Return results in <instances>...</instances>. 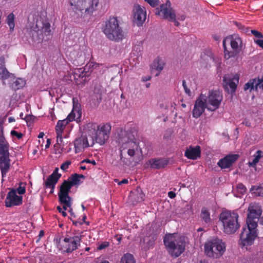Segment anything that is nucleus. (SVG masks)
Wrapping results in <instances>:
<instances>
[{"mask_svg":"<svg viewBox=\"0 0 263 263\" xmlns=\"http://www.w3.org/2000/svg\"><path fill=\"white\" fill-rule=\"evenodd\" d=\"M144 1L153 7L157 6L159 3V0H144Z\"/></svg>","mask_w":263,"mask_h":263,"instance_id":"obj_42","label":"nucleus"},{"mask_svg":"<svg viewBox=\"0 0 263 263\" xmlns=\"http://www.w3.org/2000/svg\"><path fill=\"white\" fill-rule=\"evenodd\" d=\"M81 116V105L77 100L73 99L72 109L65 119L58 121L55 126L56 134H62L66 125L71 121L75 120L78 123L80 122Z\"/></svg>","mask_w":263,"mask_h":263,"instance_id":"obj_8","label":"nucleus"},{"mask_svg":"<svg viewBox=\"0 0 263 263\" xmlns=\"http://www.w3.org/2000/svg\"><path fill=\"white\" fill-rule=\"evenodd\" d=\"M128 181L127 179H124L122 180H121V181H119L118 182V184L121 185L122 184H127V183H128Z\"/></svg>","mask_w":263,"mask_h":263,"instance_id":"obj_52","label":"nucleus"},{"mask_svg":"<svg viewBox=\"0 0 263 263\" xmlns=\"http://www.w3.org/2000/svg\"><path fill=\"white\" fill-rule=\"evenodd\" d=\"M72 186L68 181H64L61 186L59 198L61 203L63 204L64 210L70 208L71 205V199L69 196L68 194Z\"/></svg>","mask_w":263,"mask_h":263,"instance_id":"obj_14","label":"nucleus"},{"mask_svg":"<svg viewBox=\"0 0 263 263\" xmlns=\"http://www.w3.org/2000/svg\"><path fill=\"white\" fill-rule=\"evenodd\" d=\"M262 210L258 203H251L248 207L247 217V224L250 227H257L258 219L260 217Z\"/></svg>","mask_w":263,"mask_h":263,"instance_id":"obj_12","label":"nucleus"},{"mask_svg":"<svg viewBox=\"0 0 263 263\" xmlns=\"http://www.w3.org/2000/svg\"><path fill=\"white\" fill-rule=\"evenodd\" d=\"M205 95L201 93L195 101L193 109V117L198 118L203 114L206 105L205 104Z\"/></svg>","mask_w":263,"mask_h":263,"instance_id":"obj_17","label":"nucleus"},{"mask_svg":"<svg viewBox=\"0 0 263 263\" xmlns=\"http://www.w3.org/2000/svg\"><path fill=\"white\" fill-rule=\"evenodd\" d=\"M22 185V183H20L19 187L16 190H15L16 191V194L18 193V194H20V195L24 194L25 193V185Z\"/></svg>","mask_w":263,"mask_h":263,"instance_id":"obj_39","label":"nucleus"},{"mask_svg":"<svg viewBox=\"0 0 263 263\" xmlns=\"http://www.w3.org/2000/svg\"><path fill=\"white\" fill-rule=\"evenodd\" d=\"M75 153H79L83 152L85 148L92 146L93 144L92 142L91 144L89 143L88 138L86 136L82 135L77 138L73 142Z\"/></svg>","mask_w":263,"mask_h":263,"instance_id":"obj_22","label":"nucleus"},{"mask_svg":"<svg viewBox=\"0 0 263 263\" xmlns=\"http://www.w3.org/2000/svg\"><path fill=\"white\" fill-rule=\"evenodd\" d=\"M163 242L167 250L172 256L177 257L184 251V238L177 234H166Z\"/></svg>","mask_w":263,"mask_h":263,"instance_id":"obj_3","label":"nucleus"},{"mask_svg":"<svg viewBox=\"0 0 263 263\" xmlns=\"http://www.w3.org/2000/svg\"><path fill=\"white\" fill-rule=\"evenodd\" d=\"M43 234V231H41V232H40V235H41V234Z\"/></svg>","mask_w":263,"mask_h":263,"instance_id":"obj_64","label":"nucleus"},{"mask_svg":"<svg viewBox=\"0 0 263 263\" xmlns=\"http://www.w3.org/2000/svg\"><path fill=\"white\" fill-rule=\"evenodd\" d=\"M121 263H135L134 256L130 254H125L121 258Z\"/></svg>","mask_w":263,"mask_h":263,"instance_id":"obj_38","label":"nucleus"},{"mask_svg":"<svg viewBox=\"0 0 263 263\" xmlns=\"http://www.w3.org/2000/svg\"><path fill=\"white\" fill-rule=\"evenodd\" d=\"M182 86L183 87L184 90L186 94L189 96L191 95V91L189 88H187V85L186 84V82L185 80L182 81Z\"/></svg>","mask_w":263,"mask_h":263,"instance_id":"obj_45","label":"nucleus"},{"mask_svg":"<svg viewBox=\"0 0 263 263\" xmlns=\"http://www.w3.org/2000/svg\"><path fill=\"white\" fill-rule=\"evenodd\" d=\"M7 23L10 28V31H13L15 27L14 15L13 13H10L7 17Z\"/></svg>","mask_w":263,"mask_h":263,"instance_id":"obj_37","label":"nucleus"},{"mask_svg":"<svg viewBox=\"0 0 263 263\" xmlns=\"http://www.w3.org/2000/svg\"><path fill=\"white\" fill-rule=\"evenodd\" d=\"M9 76L10 73L6 67L5 58L0 57V79L4 80Z\"/></svg>","mask_w":263,"mask_h":263,"instance_id":"obj_31","label":"nucleus"},{"mask_svg":"<svg viewBox=\"0 0 263 263\" xmlns=\"http://www.w3.org/2000/svg\"><path fill=\"white\" fill-rule=\"evenodd\" d=\"M134 15V22L137 26L142 25L146 20V12L144 7L136 5L133 10Z\"/></svg>","mask_w":263,"mask_h":263,"instance_id":"obj_18","label":"nucleus"},{"mask_svg":"<svg viewBox=\"0 0 263 263\" xmlns=\"http://www.w3.org/2000/svg\"><path fill=\"white\" fill-rule=\"evenodd\" d=\"M200 217L206 223H209L211 221L210 217V210L207 208L203 207L201 209Z\"/></svg>","mask_w":263,"mask_h":263,"instance_id":"obj_34","label":"nucleus"},{"mask_svg":"<svg viewBox=\"0 0 263 263\" xmlns=\"http://www.w3.org/2000/svg\"><path fill=\"white\" fill-rule=\"evenodd\" d=\"M80 168L81 170H86V166H82V165H81V166H80Z\"/></svg>","mask_w":263,"mask_h":263,"instance_id":"obj_58","label":"nucleus"},{"mask_svg":"<svg viewBox=\"0 0 263 263\" xmlns=\"http://www.w3.org/2000/svg\"><path fill=\"white\" fill-rule=\"evenodd\" d=\"M224 86L231 92H234L238 83L239 77L237 75L227 74L223 78Z\"/></svg>","mask_w":263,"mask_h":263,"instance_id":"obj_23","label":"nucleus"},{"mask_svg":"<svg viewBox=\"0 0 263 263\" xmlns=\"http://www.w3.org/2000/svg\"><path fill=\"white\" fill-rule=\"evenodd\" d=\"M10 161L8 143L4 137L3 128L0 126V168L3 178L9 170Z\"/></svg>","mask_w":263,"mask_h":263,"instance_id":"obj_9","label":"nucleus"},{"mask_svg":"<svg viewBox=\"0 0 263 263\" xmlns=\"http://www.w3.org/2000/svg\"><path fill=\"white\" fill-rule=\"evenodd\" d=\"M262 152L260 150H258L256 154L254 155V158L252 161L249 162V165L250 166L254 167L256 166L257 163L258 162L259 159L262 156Z\"/></svg>","mask_w":263,"mask_h":263,"instance_id":"obj_35","label":"nucleus"},{"mask_svg":"<svg viewBox=\"0 0 263 263\" xmlns=\"http://www.w3.org/2000/svg\"><path fill=\"white\" fill-rule=\"evenodd\" d=\"M82 207L83 210H84L85 209V208L83 204H82Z\"/></svg>","mask_w":263,"mask_h":263,"instance_id":"obj_62","label":"nucleus"},{"mask_svg":"<svg viewBox=\"0 0 263 263\" xmlns=\"http://www.w3.org/2000/svg\"><path fill=\"white\" fill-rule=\"evenodd\" d=\"M61 175L58 173V168L48 177L46 182L47 187H52L56 184Z\"/></svg>","mask_w":263,"mask_h":263,"instance_id":"obj_30","label":"nucleus"},{"mask_svg":"<svg viewBox=\"0 0 263 263\" xmlns=\"http://www.w3.org/2000/svg\"><path fill=\"white\" fill-rule=\"evenodd\" d=\"M89 250H90V248H89V247H87L85 248V251H89Z\"/></svg>","mask_w":263,"mask_h":263,"instance_id":"obj_60","label":"nucleus"},{"mask_svg":"<svg viewBox=\"0 0 263 263\" xmlns=\"http://www.w3.org/2000/svg\"><path fill=\"white\" fill-rule=\"evenodd\" d=\"M254 42L260 47L263 49V40L257 39L254 40Z\"/></svg>","mask_w":263,"mask_h":263,"instance_id":"obj_46","label":"nucleus"},{"mask_svg":"<svg viewBox=\"0 0 263 263\" xmlns=\"http://www.w3.org/2000/svg\"><path fill=\"white\" fill-rule=\"evenodd\" d=\"M70 164L71 161H66L62 164V165H61V168L64 171H66Z\"/></svg>","mask_w":263,"mask_h":263,"instance_id":"obj_40","label":"nucleus"},{"mask_svg":"<svg viewBox=\"0 0 263 263\" xmlns=\"http://www.w3.org/2000/svg\"><path fill=\"white\" fill-rule=\"evenodd\" d=\"M102 31L107 38L111 41L118 42L125 36V32L120 26L119 21L115 17L109 18L103 27Z\"/></svg>","mask_w":263,"mask_h":263,"instance_id":"obj_5","label":"nucleus"},{"mask_svg":"<svg viewBox=\"0 0 263 263\" xmlns=\"http://www.w3.org/2000/svg\"><path fill=\"white\" fill-rule=\"evenodd\" d=\"M201 153V150L199 146H190L186 148L184 156L189 159L195 160L200 157Z\"/></svg>","mask_w":263,"mask_h":263,"instance_id":"obj_24","label":"nucleus"},{"mask_svg":"<svg viewBox=\"0 0 263 263\" xmlns=\"http://www.w3.org/2000/svg\"><path fill=\"white\" fill-rule=\"evenodd\" d=\"M91 163L93 165H96V163L95 160H90L89 159H84L82 162L81 163Z\"/></svg>","mask_w":263,"mask_h":263,"instance_id":"obj_49","label":"nucleus"},{"mask_svg":"<svg viewBox=\"0 0 263 263\" xmlns=\"http://www.w3.org/2000/svg\"><path fill=\"white\" fill-rule=\"evenodd\" d=\"M81 236H75L69 238H65L62 245L67 252H71L77 249L80 246Z\"/></svg>","mask_w":263,"mask_h":263,"instance_id":"obj_19","label":"nucleus"},{"mask_svg":"<svg viewBox=\"0 0 263 263\" xmlns=\"http://www.w3.org/2000/svg\"><path fill=\"white\" fill-rule=\"evenodd\" d=\"M259 194L263 196V187H261L260 189H259Z\"/></svg>","mask_w":263,"mask_h":263,"instance_id":"obj_57","label":"nucleus"},{"mask_svg":"<svg viewBox=\"0 0 263 263\" xmlns=\"http://www.w3.org/2000/svg\"><path fill=\"white\" fill-rule=\"evenodd\" d=\"M205 97L206 109L210 111H214L219 108L223 100L222 95L218 90L209 91Z\"/></svg>","mask_w":263,"mask_h":263,"instance_id":"obj_11","label":"nucleus"},{"mask_svg":"<svg viewBox=\"0 0 263 263\" xmlns=\"http://www.w3.org/2000/svg\"><path fill=\"white\" fill-rule=\"evenodd\" d=\"M165 63L164 61L158 57L153 62L151 65V68L153 70H155L160 72L163 69Z\"/></svg>","mask_w":263,"mask_h":263,"instance_id":"obj_32","label":"nucleus"},{"mask_svg":"<svg viewBox=\"0 0 263 263\" xmlns=\"http://www.w3.org/2000/svg\"><path fill=\"white\" fill-rule=\"evenodd\" d=\"M9 81V85L10 88L14 90H16L23 88L26 84L25 81L22 78H17L10 73V76L7 79Z\"/></svg>","mask_w":263,"mask_h":263,"instance_id":"obj_26","label":"nucleus"},{"mask_svg":"<svg viewBox=\"0 0 263 263\" xmlns=\"http://www.w3.org/2000/svg\"><path fill=\"white\" fill-rule=\"evenodd\" d=\"M151 84L149 83H148L146 84V88H149L150 87Z\"/></svg>","mask_w":263,"mask_h":263,"instance_id":"obj_59","label":"nucleus"},{"mask_svg":"<svg viewBox=\"0 0 263 263\" xmlns=\"http://www.w3.org/2000/svg\"><path fill=\"white\" fill-rule=\"evenodd\" d=\"M204 248L205 254L208 256L218 258L226 251V246L221 239L215 238L207 241L204 244Z\"/></svg>","mask_w":263,"mask_h":263,"instance_id":"obj_7","label":"nucleus"},{"mask_svg":"<svg viewBox=\"0 0 263 263\" xmlns=\"http://www.w3.org/2000/svg\"><path fill=\"white\" fill-rule=\"evenodd\" d=\"M245 89H250V90H258L260 89L263 90V75L261 76L260 78L258 77L257 79H254L250 80L245 84Z\"/></svg>","mask_w":263,"mask_h":263,"instance_id":"obj_25","label":"nucleus"},{"mask_svg":"<svg viewBox=\"0 0 263 263\" xmlns=\"http://www.w3.org/2000/svg\"><path fill=\"white\" fill-rule=\"evenodd\" d=\"M8 121L9 123H11L15 121V119L12 117H10L8 118Z\"/></svg>","mask_w":263,"mask_h":263,"instance_id":"obj_54","label":"nucleus"},{"mask_svg":"<svg viewBox=\"0 0 263 263\" xmlns=\"http://www.w3.org/2000/svg\"><path fill=\"white\" fill-rule=\"evenodd\" d=\"M238 214L235 211H223L219 215V221L222 226V230L227 234H234L239 228Z\"/></svg>","mask_w":263,"mask_h":263,"instance_id":"obj_4","label":"nucleus"},{"mask_svg":"<svg viewBox=\"0 0 263 263\" xmlns=\"http://www.w3.org/2000/svg\"><path fill=\"white\" fill-rule=\"evenodd\" d=\"M11 135L12 136H15L18 139H20L22 138L23 134L21 133H18L17 131L12 130L11 132Z\"/></svg>","mask_w":263,"mask_h":263,"instance_id":"obj_43","label":"nucleus"},{"mask_svg":"<svg viewBox=\"0 0 263 263\" xmlns=\"http://www.w3.org/2000/svg\"><path fill=\"white\" fill-rule=\"evenodd\" d=\"M57 143L59 144H61L62 142L63 139H62V134H57Z\"/></svg>","mask_w":263,"mask_h":263,"instance_id":"obj_47","label":"nucleus"},{"mask_svg":"<svg viewBox=\"0 0 263 263\" xmlns=\"http://www.w3.org/2000/svg\"><path fill=\"white\" fill-rule=\"evenodd\" d=\"M168 163L166 159H151L147 164L151 167L154 169H160L165 167Z\"/></svg>","mask_w":263,"mask_h":263,"instance_id":"obj_29","label":"nucleus"},{"mask_svg":"<svg viewBox=\"0 0 263 263\" xmlns=\"http://www.w3.org/2000/svg\"><path fill=\"white\" fill-rule=\"evenodd\" d=\"M51 144V140L50 139H47V141H46V144L45 145V148H48L50 146V145Z\"/></svg>","mask_w":263,"mask_h":263,"instance_id":"obj_53","label":"nucleus"},{"mask_svg":"<svg viewBox=\"0 0 263 263\" xmlns=\"http://www.w3.org/2000/svg\"><path fill=\"white\" fill-rule=\"evenodd\" d=\"M101 263H109L108 261H104L103 262H101Z\"/></svg>","mask_w":263,"mask_h":263,"instance_id":"obj_61","label":"nucleus"},{"mask_svg":"<svg viewBox=\"0 0 263 263\" xmlns=\"http://www.w3.org/2000/svg\"><path fill=\"white\" fill-rule=\"evenodd\" d=\"M246 192V188L242 183L238 184L234 191V195L237 197H241Z\"/></svg>","mask_w":263,"mask_h":263,"instance_id":"obj_36","label":"nucleus"},{"mask_svg":"<svg viewBox=\"0 0 263 263\" xmlns=\"http://www.w3.org/2000/svg\"><path fill=\"white\" fill-rule=\"evenodd\" d=\"M86 216L85 215H84V216H83V220H84L86 219Z\"/></svg>","mask_w":263,"mask_h":263,"instance_id":"obj_63","label":"nucleus"},{"mask_svg":"<svg viewBox=\"0 0 263 263\" xmlns=\"http://www.w3.org/2000/svg\"><path fill=\"white\" fill-rule=\"evenodd\" d=\"M156 14L170 21L174 22L176 26L179 25V23L176 21V15L171 7V2L168 1L156 9Z\"/></svg>","mask_w":263,"mask_h":263,"instance_id":"obj_13","label":"nucleus"},{"mask_svg":"<svg viewBox=\"0 0 263 263\" xmlns=\"http://www.w3.org/2000/svg\"><path fill=\"white\" fill-rule=\"evenodd\" d=\"M257 228L247 226L243 228L240 235L239 244L241 248H247L254 243L255 238L257 236Z\"/></svg>","mask_w":263,"mask_h":263,"instance_id":"obj_10","label":"nucleus"},{"mask_svg":"<svg viewBox=\"0 0 263 263\" xmlns=\"http://www.w3.org/2000/svg\"><path fill=\"white\" fill-rule=\"evenodd\" d=\"M151 79V77L150 76H147L142 77L141 78V80L143 82H146V81L150 80Z\"/></svg>","mask_w":263,"mask_h":263,"instance_id":"obj_51","label":"nucleus"},{"mask_svg":"<svg viewBox=\"0 0 263 263\" xmlns=\"http://www.w3.org/2000/svg\"><path fill=\"white\" fill-rule=\"evenodd\" d=\"M238 158V155H230L220 159L217 164L221 168H229Z\"/></svg>","mask_w":263,"mask_h":263,"instance_id":"obj_27","label":"nucleus"},{"mask_svg":"<svg viewBox=\"0 0 263 263\" xmlns=\"http://www.w3.org/2000/svg\"><path fill=\"white\" fill-rule=\"evenodd\" d=\"M111 126L108 123L101 124L98 126L96 136L97 142L101 144L104 143L108 138Z\"/></svg>","mask_w":263,"mask_h":263,"instance_id":"obj_16","label":"nucleus"},{"mask_svg":"<svg viewBox=\"0 0 263 263\" xmlns=\"http://www.w3.org/2000/svg\"><path fill=\"white\" fill-rule=\"evenodd\" d=\"M85 176L83 175L75 174L72 175L68 181L72 186L79 184L81 182V179H84Z\"/></svg>","mask_w":263,"mask_h":263,"instance_id":"obj_33","label":"nucleus"},{"mask_svg":"<svg viewBox=\"0 0 263 263\" xmlns=\"http://www.w3.org/2000/svg\"><path fill=\"white\" fill-rule=\"evenodd\" d=\"M44 136V133H43V132H41L39 134V136H38V138H43V137Z\"/></svg>","mask_w":263,"mask_h":263,"instance_id":"obj_55","label":"nucleus"},{"mask_svg":"<svg viewBox=\"0 0 263 263\" xmlns=\"http://www.w3.org/2000/svg\"><path fill=\"white\" fill-rule=\"evenodd\" d=\"M23 197L16 194L15 189H12L7 194L5 199L6 207L20 205L22 203Z\"/></svg>","mask_w":263,"mask_h":263,"instance_id":"obj_20","label":"nucleus"},{"mask_svg":"<svg viewBox=\"0 0 263 263\" xmlns=\"http://www.w3.org/2000/svg\"><path fill=\"white\" fill-rule=\"evenodd\" d=\"M224 58L227 60L235 57L242 50L243 43L241 38L237 34L226 37L223 41Z\"/></svg>","mask_w":263,"mask_h":263,"instance_id":"obj_6","label":"nucleus"},{"mask_svg":"<svg viewBox=\"0 0 263 263\" xmlns=\"http://www.w3.org/2000/svg\"><path fill=\"white\" fill-rule=\"evenodd\" d=\"M115 139L119 147L120 161L129 166L131 164L130 159L126 157L124 154L126 153L130 158H134L137 152L141 150L138 142L132 132L122 129L117 130Z\"/></svg>","mask_w":263,"mask_h":263,"instance_id":"obj_1","label":"nucleus"},{"mask_svg":"<svg viewBox=\"0 0 263 263\" xmlns=\"http://www.w3.org/2000/svg\"><path fill=\"white\" fill-rule=\"evenodd\" d=\"M251 33L256 37L262 38V34L259 31L255 30H251Z\"/></svg>","mask_w":263,"mask_h":263,"instance_id":"obj_44","label":"nucleus"},{"mask_svg":"<svg viewBox=\"0 0 263 263\" xmlns=\"http://www.w3.org/2000/svg\"><path fill=\"white\" fill-rule=\"evenodd\" d=\"M99 3V0H69L70 18L76 23H84L87 15L96 10Z\"/></svg>","mask_w":263,"mask_h":263,"instance_id":"obj_2","label":"nucleus"},{"mask_svg":"<svg viewBox=\"0 0 263 263\" xmlns=\"http://www.w3.org/2000/svg\"><path fill=\"white\" fill-rule=\"evenodd\" d=\"M109 242L107 241H104L102 242L101 244H100L98 247H97L98 250H101L104 249L106 248L109 246Z\"/></svg>","mask_w":263,"mask_h":263,"instance_id":"obj_41","label":"nucleus"},{"mask_svg":"<svg viewBox=\"0 0 263 263\" xmlns=\"http://www.w3.org/2000/svg\"><path fill=\"white\" fill-rule=\"evenodd\" d=\"M168 196L173 199L176 197V194L174 192L171 191L168 193Z\"/></svg>","mask_w":263,"mask_h":263,"instance_id":"obj_50","label":"nucleus"},{"mask_svg":"<svg viewBox=\"0 0 263 263\" xmlns=\"http://www.w3.org/2000/svg\"><path fill=\"white\" fill-rule=\"evenodd\" d=\"M102 66V65H100L98 63L90 62L87 64L84 68H80L75 69L73 73L74 78L78 79L77 77L82 78L83 81H85L86 78L89 76L90 73L87 69H91V72L95 69H98L100 67Z\"/></svg>","mask_w":263,"mask_h":263,"instance_id":"obj_15","label":"nucleus"},{"mask_svg":"<svg viewBox=\"0 0 263 263\" xmlns=\"http://www.w3.org/2000/svg\"><path fill=\"white\" fill-rule=\"evenodd\" d=\"M50 24L48 22L44 23L41 29H38L37 31H34L35 34H33V40L34 42L41 43L44 36L50 35Z\"/></svg>","mask_w":263,"mask_h":263,"instance_id":"obj_21","label":"nucleus"},{"mask_svg":"<svg viewBox=\"0 0 263 263\" xmlns=\"http://www.w3.org/2000/svg\"><path fill=\"white\" fill-rule=\"evenodd\" d=\"M185 18V16L182 15L180 16V17H178V19L181 21H183V20H184Z\"/></svg>","mask_w":263,"mask_h":263,"instance_id":"obj_56","label":"nucleus"},{"mask_svg":"<svg viewBox=\"0 0 263 263\" xmlns=\"http://www.w3.org/2000/svg\"><path fill=\"white\" fill-rule=\"evenodd\" d=\"M57 209L58 210V211H59V212L61 213L62 215L64 217L66 216H67V213L65 212V210H64V209L63 208H61L60 206H58L57 207Z\"/></svg>","mask_w":263,"mask_h":263,"instance_id":"obj_48","label":"nucleus"},{"mask_svg":"<svg viewBox=\"0 0 263 263\" xmlns=\"http://www.w3.org/2000/svg\"><path fill=\"white\" fill-rule=\"evenodd\" d=\"M144 197L145 195L141 189L137 187L135 191L130 193L129 200L133 204H135L137 202L143 201Z\"/></svg>","mask_w":263,"mask_h":263,"instance_id":"obj_28","label":"nucleus"}]
</instances>
